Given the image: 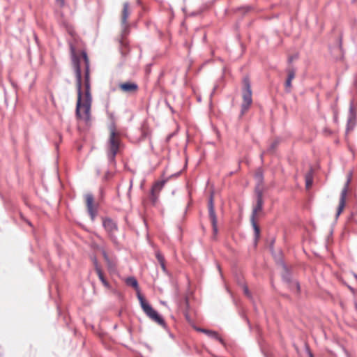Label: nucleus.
<instances>
[{"instance_id":"8","label":"nucleus","mask_w":357,"mask_h":357,"mask_svg":"<svg viewBox=\"0 0 357 357\" xmlns=\"http://www.w3.org/2000/svg\"><path fill=\"white\" fill-rule=\"evenodd\" d=\"M351 179V173H350L349 175V178H348L346 186L342 190L338 207L337 209V214H336L337 217H338L341 214V213L342 212V211L345 206V200H346V196H347V186H348Z\"/></svg>"},{"instance_id":"27","label":"nucleus","mask_w":357,"mask_h":357,"mask_svg":"<svg viewBox=\"0 0 357 357\" xmlns=\"http://www.w3.org/2000/svg\"><path fill=\"white\" fill-rule=\"evenodd\" d=\"M310 357H313L312 354H310Z\"/></svg>"},{"instance_id":"17","label":"nucleus","mask_w":357,"mask_h":357,"mask_svg":"<svg viewBox=\"0 0 357 357\" xmlns=\"http://www.w3.org/2000/svg\"><path fill=\"white\" fill-rule=\"evenodd\" d=\"M126 283L127 284L130 285V286H132V287H134L135 289H138V283H137V281L136 280L135 278H128L127 280H126Z\"/></svg>"},{"instance_id":"19","label":"nucleus","mask_w":357,"mask_h":357,"mask_svg":"<svg viewBox=\"0 0 357 357\" xmlns=\"http://www.w3.org/2000/svg\"><path fill=\"white\" fill-rule=\"evenodd\" d=\"M156 257H157V258H158V261H159V262H160V265H161V266H162V269H163V270H165V263H164V259H163V257H162L161 256V255H160V254H159V253H158V254L156 255Z\"/></svg>"},{"instance_id":"5","label":"nucleus","mask_w":357,"mask_h":357,"mask_svg":"<svg viewBox=\"0 0 357 357\" xmlns=\"http://www.w3.org/2000/svg\"><path fill=\"white\" fill-rule=\"evenodd\" d=\"M130 14V6L128 2H125L123 4V10L121 15V23L122 26V39L121 40V43L122 45H126V43L124 41V37L128 34L130 25L128 22V18Z\"/></svg>"},{"instance_id":"3","label":"nucleus","mask_w":357,"mask_h":357,"mask_svg":"<svg viewBox=\"0 0 357 357\" xmlns=\"http://www.w3.org/2000/svg\"><path fill=\"white\" fill-rule=\"evenodd\" d=\"M243 102L241 104V115H244L249 109L252 102V90L248 77L243 79Z\"/></svg>"},{"instance_id":"4","label":"nucleus","mask_w":357,"mask_h":357,"mask_svg":"<svg viewBox=\"0 0 357 357\" xmlns=\"http://www.w3.org/2000/svg\"><path fill=\"white\" fill-rule=\"evenodd\" d=\"M138 298L142 308L146 314L155 322L160 325H165V321L158 312L144 299L143 296L138 293Z\"/></svg>"},{"instance_id":"18","label":"nucleus","mask_w":357,"mask_h":357,"mask_svg":"<svg viewBox=\"0 0 357 357\" xmlns=\"http://www.w3.org/2000/svg\"><path fill=\"white\" fill-rule=\"evenodd\" d=\"M255 178L259 185L262 183L263 174H262V172L260 169H258L257 171V172L255 173Z\"/></svg>"},{"instance_id":"1","label":"nucleus","mask_w":357,"mask_h":357,"mask_svg":"<svg viewBox=\"0 0 357 357\" xmlns=\"http://www.w3.org/2000/svg\"><path fill=\"white\" fill-rule=\"evenodd\" d=\"M71 53L75 71L77 91L76 116L80 121L88 125L91 121V109L92 104L89 59L85 52H82L79 56L76 54L73 46H71Z\"/></svg>"},{"instance_id":"21","label":"nucleus","mask_w":357,"mask_h":357,"mask_svg":"<svg viewBox=\"0 0 357 357\" xmlns=\"http://www.w3.org/2000/svg\"><path fill=\"white\" fill-rule=\"evenodd\" d=\"M205 333H206L207 334H208L209 335L215 337V338H218V335L217 333L215 332H213V331H204Z\"/></svg>"},{"instance_id":"15","label":"nucleus","mask_w":357,"mask_h":357,"mask_svg":"<svg viewBox=\"0 0 357 357\" xmlns=\"http://www.w3.org/2000/svg\"><path fill=\"white\" fill-rule=\"evenodd\" d=\"M313 178L311 172H309L305 176V187L308 190L312 185Z\"/></svg>"},{"instance_id":"12","label":"nucleus","mask_w":357,"mask_h":357,"mask_svg":"<svg viewBox=\"0 0 357 357\" xmlns=\"http://www.w3.org/2000/svg\"><path fill=\"white\" fill-rule=\"evenodd\" d=\"M103 226L110 236H112L117 229L116 223L111 219H105Z\"/></svg>"},{"instance_id":"11","label":"nucleus","mask_w":357,"mask_h":357,"mask_svg":"<svg viewBox=\"0 0 357 357\" xmlns=\"http://www.w3.org/2000/svg\"><path fill=\"white\" fill-rule=\"evenodd\" d=\"M85 198L88 211L91 215V219L93 220L96 215V210L93 208V197L92 195L87 194L86 195Z\"/></svg>"},{"instance_id":"7","label":"nucleus","mask_w":357,"mask_h":357,"mask_svg":"<svg viewBox=\"0 0 357 357\" xmlns=\"http://www.w3.org/2000/svg\"><path fill=\"white\" fill-rule=\"evenodd\" d=\"M119 89H120L121 91L123 93L134 94L137 93L139 87L135 82H126L120 83L119 84Z\"/></svg>"},{"instance_id":"9","label":"nucleus","mask_w":357,"mask_h":357,"mask_svg":"<svg viewBox=\"0 0 357 357\" xmlns=\"http://www.w3.org/2000/svg\"><path fill=\"white\" fill-rule=\"evenodd\" d=\"M208 210H209V216L212 223L213 232L215 234L218 233V226H217V218L215 213L213 197H211L209 203H208Z\"/></svg>"},{"instance_id":"23","label":"nucleus","mask_w":357,"mask_h":357,"mask_svg":"<svg viewBox=\"0 0 357 357\" xmlns=\"http://www.w3.org/2000/svg\"><path fill=\"white\" fill-rule=\"evenodd\" d=\"M296 58H297V56H291L289 57L288 61H289V62L291 63V62H292L294 61V59H295Z\"/></svg>"},{"instance_id":"14","label":"nucleus","mask_w":357,"mask_h":357,"mask_svg":"<svg viewBox=\"0 0 357 357\" xmlns=\"http://www.w3.org/2000/svg\"><path fill=\"white\" fill-rule=\"evenodd\" d=\"M94 264H95L96 271V273H97V274L98 275L99 279L100 280L102 283L104 284V286H105L106 287H109V284L106 281V280L105 279L103 273H102L100 268L98 265V263H97L96 261H94Z\"/></svg>"},{"instance_id":"16","label":"nucleus","mask_w":357,"mask_h":357,"mask_svg":"<svg viewBox=\"0 0 357 357\" xmlns=\"http://www.w3.org/2000/svg\"><path fill=\"white\" fill-rule=\"evenodd\" d=\"M141 132L143 137H146L149 136L151 131L149 128V126L146 123H143L141 128Z\"/></svg>"},{"instance_id":"26","label":"nucleus","mask_w":357,"mask_h":357,"mask_svg":"<svg viewBox=\"0 0 357 357\" xmlns=\"http://www.w3.org/2000/svg\"><path fill=\"white\" fill-rule=\"evenodd\" d=\"M296 287H297V289H299V285L298 284H296Z\"/></svg>"},{"instance_id":"22","label":"nucleus","mask_w":357,"mask_h":357,"mask_svg":"<svg viewBox=\"0 0 357 357\" xmlns=\"http://www.w3.org/2000/svg\"><path fill=\"white\" fill-rule=\"evenodd\" d=\"M56 2L61 6H63L64 5L65 1L64 0H56Z\"/></svg>"},{"instance_id":"2","label":"nucleus","mask_w":357,"mask_h":357,"mask_svg":"<svg viewBox=\"0 0 357 357\" xmlns=\"http://www.w3.org/2000/svg\"><path fill=\"white\" fill-rule=\"evenodd\" d=\"M109 135L107 142V152L112 156L124 153L125 146L121 142V135L114 125L109 126Z\"/></svg>"},{"instance_id":"24","label":"nucleus","mask_w":357,"mask_h":357,"mask_svg":"<svg viewBox=\"0 0 357 357\" xmlns=\"http://www.w3.org/2000/svg\"><path fill=\"white\" fill-rule=\"evenodd\" d=\"M244 292L246 295H249V293H248V289L247 287H245L244 288Z\"/></svg>"},{"instance_id":"13","label":"nucleus","mask_w":357,"mask_h":357,"mask_svg":"<svg viewBox=\"0 0 357 357\" xmlns=\"http://www.w3.org/2000/svg\"><path fill=\"white\" fill-rule=\"evenodd\" d=\"M164 185L165 181H158L153 185L151 190V199L153 202L156 201L159 192L163 188Z\"/></svg>"},{"instance_id":"10","label":"nucleus","mask_w":357,"mask_h":357,"mask_svg":"<svg viewBox=\"0 0 357 357\" xmlns=\"http://www.w3.org/2000/svg\"><path fill=\"white\" fill-rule=\"evenodd\" d=\"M287 78L284 83L285 90L287 92H290L292 85L291 81L295 78L296 70L293 68H289L287 69Z\"/></svg>"},{"instance_id":"20","label":"nucleus","mask_w":357,"mask_h":357,"mask_svg":"<svg viewBox=\"0 0 357 357\" xmlns=\"http://www.w3.org/2000/svg\"><path fill=\"white\" fill-rule=\"evenodd\" d=\"M103 255H104L105 259L106 260V261L107 263L109 268L112 269V267H113L112 262L109 259V258L105 252H103Z\"/></svg>"},{"instance_id":"6","label":"nucleus","mask_w":357,"mask_h":357,"mask_svg":"<svg viewBox=\"0 0 357 357\" xmlns=\"http://www.w3.org/2000/svg\"><path fill=\"white\" fill-rule=\"evenodd\" d=\"M262 206H263L262 196H261V193L259 192V193H258L257 204L253 209L252 218H251L252 224V226H253V228L255 229L257 236H259V228L255 222V216H256L257 213L262 209Z\"/></svg>"},{"instance_id":"25","label":"nucleus","mask_w":357,"mask_h":357,"mask_svg":"<svg viewBox=\"0 0 357 357\" xmlns=\"http://www.w3.org/2000/svg\"><path fill=\"white\" fill-rule=\"evenodd\" d=\"M188 163V160L186 159L184 160V168L186 167V165Z\"/></svg>"}]
</instances>
